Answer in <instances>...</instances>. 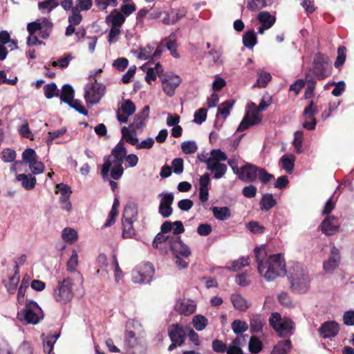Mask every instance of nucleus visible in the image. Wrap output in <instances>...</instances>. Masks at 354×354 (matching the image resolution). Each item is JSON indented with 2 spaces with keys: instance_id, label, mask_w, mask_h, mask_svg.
Listing matches in <instances>:
<instances>
[{
  "instance_id": "de8ad7c7",
  "label": "nucleus",
  "mask_w": 354,
  "mask_h": 354,
  "mask_svg": "<svg viewBox=\"0 0 354 354\" xmlns=\"http://www.w3.org/2000/svg\"><path fill=\"white\" fill-rule=\"evenodd\" d=\"M37 158L38 156L33 149L27 148L22 153L23 161L28 163L29 165L36 161Z\"/></svg>"
},
{
  "instance_id": "bb28decb",
  "label": "nucleus",
  "mask_w": 354,
  "mask_h": 354,
  "mask_svg": "<svg viewBox=\"0 0 354 354\" xmlns=\"http://www.w3.org/2000/svg\"><path fill=\"white\" fill-rule=\"evenodd\" d=\"M136 221L122 220V238L132 239L136 236V230L133 227V223Z\"/></svg>"
},
{
  "instance_id": "72a5a7b5",
  "label": "nucleus",
  "mask_w": 354,
  "mask_h": 354,
  "mask_svg": "<svg viewBox=\"0 0 354 354\" xmlns=\"http://www.w3.org/2000/svg\"><path fill=\"white\" fill-rule=\"evenodd\" d=\"M243 44L249 49H252L257 44V37L253 30L247 31L243 35Z\"/></svg>"
},
{
  "instance_id": "aec40b11",
  "label": "nucleus",
  "mask_w": 354,
  "mask_h": 354,
  "mask_svg": "<svg viewBox=\"0 0 354 354\" xmlns=\"http://www.w3.org/2000/svg\"><path fill=\"white\" fill-rule=\"evenodd\" d=\"M207 161L208 162L207 169L214 173V178L219 179L225 175L227 169L225 164L212 160H207Z\"/></svg>"
},
{
  "instance_id": "a19ab883",
  "label": "nucleus",
  "mask_w": 354,
  "mask_h": 354,
  "mask_svg": "<svg viewBox=\"0 0 354 354\" xmlns=\"http://www.w3.org/2000/svg\"><path fill=\"white\" fill-rule=\"evenodd\" d=\"M234 104V100H227L221 104L218 108L217 115L220 114L225 119L230 115V110L232 109Z\"/></svg>"
},
{
  "instance_id": "e2e57ef3",
  "label": "nucleus",
  "mask_w": 354,
  "mask_h": 354,
  "mask_svg": "<svg viewBox=\"0 0 354 354\" xmlns=\"http://www.w3.org/2000/svg\"><path fill=\"white\" fill-rule=\"evenodd\" d=\"M71 108L74 109L80 113L86 116L88 115V110L82 104V102L79 100L73 99L68 104Z\"/></svg>"
},
{
  "instance_id": "a18cd8bd",
  "label": "nucleus",
  "mask_w": 354,
  "mask_h": 354,
  "mask_svg": "<svg viewBox=\"0 0 354 354\" xmlns=\"http://www.w3.org/2000/svg\"><path fill=\"white\" fill-rule=\"evenodd\" d=\"M272 102V97L268 95L263 96L258 106L254 102H251L250 106H253L256 109L257 112L265 111Z\"/></svg>"
},
{
  "instance_id": "412c9836",
  "label": "nucleus",
  "mask_w": 354,
  "mask_h": 354,
  "mask_svg": "<svg viewBox=\"0 0 354 354\" xmlns=\"http://www.w3.org/2000/svg\"><path fill=\"white\" fill-rule=\"evenodd\" d=\"M138 205L133 202H129L124 207L122 220L137 221Z\"/></svg>"
},
{
  "instance_id": "6ab92c4d",
  "label": "nucleus",
  "mask_w": 354,
  "mask_h": 354,
  "mask_svg": "<svg viewBox=\"0 0 354 354\" xmlns=\"http://www.w3.org/2000/svg\"><path fill=\"white\" fill-rule=\"evenodd\" d=\"M175 310L180 315L189 316L196 310V305L185 299L178 300L175 305Z\"/></svg>"
},
{
  "instance_id": "6e6552de",
  "label": "nucleus",
  "mask_w": 354,
  "mask_h": 354,
  "mask_svg": "<svg viewBox=\"0 0 354 354\" xmlns=\"http://www.w3.org/2000/svg\"><path fill=\"white\" fill-rule=\"evenodd\" d=\"M22 314L27 324L35 325L43 318L41 308L37 302L33 301L26 302Z\"/></svg>"
},
{
  "instance_id": "864d4df0",
  "label": "nucleus",
  "mask_w": 354,
  "mask_h": 354,
  "mask_svg": "<svg viewBox=\"0 0 354 354\" xmlns=\"http://www.w3.org/2000/svg\"><path fill=\"white\" fill-rule=\"evenodd\" d=\"M145 118L139 116V115H136L133 121L129 125V129L133 133H134V134H136V131L141 129L145 125Z\"/></svg>"
},
{
  "instance_id": "f03ea898",
  "label": "nucleus",
  "mask_w": 354,
  "mask_h": 354,
  "mask_svg": "<svg viewBox=\"0 0 354 354\" xmlns=\"http://www.w3.org/2000/svg\"><path fill=\"white\" fill-rule=\"evenodd\" d=\"M127 153L122 140H120L111 150L110 156L104 157V164L102 167L101 174L102 177L107 178L111 167V177L114 180H118L124 173L122 163Z\"/></svg>"
},
{
  "instance_id": "f704fd0d",
  "label": "nucleus",
  "mask_w": 354,
  "mask_h": 354,
  "mask_svg": "<svg viewBox=\"0 0 354 354\" xmlns=\"http://www.w3.org/2000/svg\"><path fill=\"white\" fill-rule=\"evenodd\" d=\"M271 80L272 76L270 73L268 72H261L258 74L257 80L253 86L260 88H266Z\"/></svg>"
},
{
  "instance_id": "1a4fd4ad",
  "label": "nucleus",
  "mask_w": 354,
  "mask_h": 354,
  "mask_svg": "<svg viewBox=\"0 0 354 354\" xmlns=\"http://www.w3.org/2000/svg\"><path fill=\"white\" fill-rule=\"evenodd\" d=\"M73 280L68 277L59 283L57 290L55 292V298L57 301L66 304L70 301L73 297L72 286Z\"/></svg>"
},
{
  "instance_id": "dca6fc26",
  "label": "nucleus",
  "mask_w": 354,
  "mask_h": 354,
  "mask_svg": "<svg viewBox=\"0 0 354 354\" xmlns=\"http://www.w3.org/2000/svg\"><path fill=\"white\" fill-rule=\"evenodd\" d=\"M174 197L172 193H167L163 195L159 205L158 212L163 218H168L173 213V204Z\"/></svg>"
},
{
  "instance_id": "393cba45",
  "label": "nucleus",
  "mask_w": 354,
  "mask_h": 354,
  "mask_svg": "<svg viewBox=\"0 0 354 354\" xmlns=\"http://www.w3.org/2000/svg\"><path fill=\"white\" fill-rule=\"evenodd\" d=\"M125 17L117 9H114L111 15L106 17V21H109L112 26L121 28L125 22Z\"/></svg>"
},
{
  "instance_id": "e433bc0d",
  "label": "nucleus",
  "mask_w": 354,
  "mask_h": 354,
  "mask_svg": "<svg viewBox=\"0 0 354 354\" xmlns=\"http://www.w3.org/2000/svg\"><path fill=\"white\" fill-rule=\"evenodd\" d=\"M192 324L196 330L202 331L207 326L208 320L205 316L197 315L193 317Z\"/></svg>"
},
{
  "instance_id": "052dcab7",
  "label": "nucleus",
  "mask_w": 354,
  "mask_h": 354,
  "mask_svg": "<svg viewBox=\"0 0 354 354\" xmlns=\"http://www.w3.org/2000/svg\"><path fill=\"white\" fill-rule=\"evenodd\" d=\"M78 265V255L77 252L73 250L72 252V254L67 261L66 264V270L67 271L72 272H74L76 269V267Z\"/></svg>"
},
{
  "instance_id": "a211bd4d",
  "label": "nucleus",
  "mask_w": 354,
  "mask_h": 354,
  "mask_svg": "<svg viewBox=\"0 0 354 354\" xmlns=\"http://www.w3.org/2000/svg\"><path fill=\"white\" fill-rule=\"evenodd\" d=\"M261 118L258 115L257 113L250 114L248 112L239 124L237 128V131H243L246 130L252 125L258 124L261 122Z\"/></svg>"
},
{
  "instance_id": "2f4dec72",
  "label": "nucleus",
  "mask_w": 354,
  "mask_h": 354,
  "mask_svg": "<svg viewBox=\"0 0 354 354\" xmlns=\"http://www.w3.org/2000/svg\"><path fill=\"white\" fill-rule=\"evenodd\" d=\"M212 211L214 216L219 221H225L231 216V212L227 207H213Z\"/></svg>"
},
{
  "instance_id": "39448f33",
  "label": "nucleus",
  "mask_w": 354,
  "mask_h": 354,
  "mask_svg": "<svg viewBox=\"0 0 354 354\" xmlns=\"http://www.w3.org/2000/svg\"><path fill=\"white\" fill-rule=\"evenodd\" d=\"M124 342L127 354H147L146 342L141 338L136 337L133 330L127 331Z\"/></svg>"
},
{
  "instance_id": "473e14b6",
  "label": "nucleus",
  "mask_w": 354,
  "mask_h": 354,
  "mask_svg": "<svg viewBox=\"0 0 354 354\" xmlns=\"http://www.w3.org/2000/svg\"><path fill=\"white\" fill-rule=\"evenodd\" d=\"M143 270L144 272H138V274L140 277V282L148 283L149 282L153 274H154V268L151 263H146L144 264Z\"/></svg>"
},
{
  "instance_id": "a878e982",
  "label": "nucleus",
  "mask_w": 354,
  "mask_h": 354,
  "mask_svg": "<svg viewBox=\"0 0 354 354\" xmlns=\"http://www.w3.org/2000/svg\"><path fill=\"white\" fill-rule=\"evenodd\" d=\"M231 301L234 308L240 311H245L250 307L248 301L239 294L232 295Z\"/></svg>"
},
{
  "instance_id": "4468645a",
  "label": "nucleus",
  "mask_w": 354,
  "mask_h": 354,
  "mask_svg": "<svg viewBox=\"0 0 354 354\" xmlns=\"http://www.w3.org/2000/svg\"><path fill=\"white\" fill-rule=\"evenodd\" d=\"M319 227L324 234L327 236L333 235L339 227L338 218L334 216H328L324 219Z\"/></svg>"
},
{
  "instance_id": "79ce46f5",
  "label": "nucleus",
  "mask_w": 354,
  "mask_h": 354,
  "mask_svg": "<svg viewBox=\"0 0 354 354\" xmlns=\"http://www.w3.org/2000/svg\"><path fill=\"white\" fill-rule=\"evenodd\" d=\"M232 329L236 335H239L248 330V324L245 321L235 319L232 323Z\"/></svg>"
},
{
  "instance_id": "5fc2aeb1",
  "label": "nucleus",
  "mask_w": 354,
  "mask_h": 354,
  "mask_svg": "<svg viewBox=\"0 0 354 354\" xmlns=\"http://www.w3.org/2000/svg\"><path fill=\"white\" fill-rule=\"evenodd\" d=\"M181 149L185 154L194 153L198 147L195 141H185L181 144Z\"/></svg>"
},
{
  "instance_id": "58836bf2",
  "label": "nucleus",
  "mask_w": 354,
  "mask_h": 354,
  "mask_svg": "<svg viewBox=\"0 0 354 354\" xmlns=\"http://www.w3.org/2000/svg\"><path fill=\"white\" fill-rule=\"evenodd\" d=\"M249 258H245L242 257L236 260L233 261L231 263V266H227V268L231 271L236 272L247 266H249Z\"/></svg>"
},
{
  "instance_id": "09e8293b",
  "label": "nucleus",
  "mask_w": 354,
  "mask_h": 354,
  "mask_svg": "<svg viewBox=\"0 0 354 354\" xmlns=\"http://www.w3.org/2000/svg\"><path fill=\"white\" fill-rule=\"evenodd\" d=\"M346 57V48L344 46H341L337 49V57L334 63L335 68H339L343 66L345 62Z\"/></svg>"
},
{
  "instance_id": "423d86ee",
  "label": "nucleus",
  "mask_w": 354,
  "mask_h": 354,
  "mask_svg": "<svg viewBox=\"0 0 354 354\" xmlns=\"http://www.w3.org/2000/svg\"><path fill=\"white\" fill-rule=\"evenodd\" d=\"M94 82L88 84L86 86L84 98L87 103L97 104L102 99L105 92V86L97 82L95 77Z\"/></svg>"
},
{
  "instance_id": "9d476101",
  "label": "nucleus",
  "mask_w": 354,
  "mask_h": 354,
  "mask_svg": "<svg viewBox=\"0 0 354 354\" xmlns=\"http://www.w3.org/2000/svg\"><path fill=\"white\" fill-rule=\"evenodd\" d=\"M317 113V106L312 100L309 104L304 109L303 116L304 118V122L303 127L308 130H314L317 124V120L315 115Z\"/></svg>"
},
{
  "instance_id": "cd10ccee",
  "label": "nucleus",
  "mask_w": 354,
  "mask_h": 354,
  "mask_svg": "<svg viewBox=\"0 0 354 354\" xmlns=\"http://www.w3.org/2000/svg\"><path fill=\"white\" fill-rule=\"evenodd\" d=\"M262 211H268L277 205V201L272 194H265L259 203Z\"/></svg>"
},
{
  "instance_id": "c85d7f7f",
  "label": "nucleus",
  "mask_w": 354,
  "mask_h": 354,
  "mask_svg": "<svg viewBox=\"0 0 354 354\" xmlns=\"http://www.w3.org/2000/svg\"><path fill=\"white\" fill-rule=\"evenodd\" d=\"M257 19L262 25L270 28L276 21V17L268 11H262L258 14Z\"/></svg>"
},
{
  "instance_id": "0eeeda50",
  "label": "nucleus",
  "mask_w": 354,
  "mask_h": 354,
  "mask_svg": "<svg viewBox=\"0 0 354 354\" xmlns=\"http://www.w3.org/2000/svg\"><path fill=\"white\" fill-rule=\"evenodd\" d=\"M328 65V57L321 53L315 55L313 63V72L315 77L322 80L330 75L327 67Z\"/></svg>"
},
{
  "instance_id": "2eb2a0df",
  "label": "nucleus",
  "mask_w": 354,
  "mask_h": 354,
  "mask_svg": "<svg viewBox=\"0 0 354 354\" xmlns=\"http://www.w3.org/2000/svg\"><path fill=\"white\" fill-rule=\"evenodd\" d=\"M259 167L247 163L240 169L239 177L244 182L250 183L256 180L258 175Z\"/></svg>"
},
{
  "instance_id": "603ef678",
  "label": "nucleus",
  "mask_w": 354,
  "mask_h": 354,
  "mask_svg": "<svg viewBox=\"0 0 354 354\" xmlns=\"http://www.w3.org/2000/svg\"><path fill=\"white\" fill-rule=\"evenodd\" d=\"M30 279V277L29 275L26 274L21 283V285L19 288L18 292H17V299L20 302L22 299H24L25 296V292L26 289L28 288L29 286V281Z\"/></svg>"
},
{
  "instance_id": "13d9d810",
  "label": "nucleus",
  "mask_w": 354,
  "mask_h": 354,
  "mask_svg": "<svg viewBox=\"0 0 354 354\" xmlns=\"http://www.w3.org/2000/svg\"><path fill=\"white\" fill-rule=\"evenodd\" d=\"M267 6L266 0H249L247 8L250 11H257Z\"/></svg>"
},
{
  "instance_id": "4d7b16f0",
  "label": "nucleus",
  "mask_w": 354,
  "mask_h": 354,
  "mask_svg": "<svg viewBox=\"0 0 354 354\" xmlns=\"http://www.w3.org/2000/svg\"><path fill=\"white\" fill-rule=\"evenodd\" d=\"M17 156L16 151L10 148H6L1 151V159L5 162H13Z\"/></svg>"
},
{
  "instance_id": "f3484780",
  "label": "nucleus",
  "mask_w": 354,
  "mask_h": 354,
  "mask_svg": "<svg viewBox=\"0 0 354 354\" xmlns=\"http://www.w3.org/2000/svg\"><path fill=\"white\" fill-rule=\"evenodd\" d=\"M339 250L337 247L333 246L328 259L324 262L323 268L324 270L326 272L333 271L339 266Z\"/></svg>"
},
{
  "instance_id": "6e6d98bb",
  "label": "nucleus",
  "mask_w": 354,
  "mask_h": 354,
  "mask_svg": "<svg viewBox=\"0 0 354 354\" xmlns=\"http://www.w3.org/2000/svg\"><path fill=\"white\" fill-rule=\"evenodd\" d=\"M120 109L127 116L133 115L136 111V106L130 100H126L122 103Z\"/></svg>"
},
{
  "instance_id": "338daca9",
  "label": "nucleus",
  "mask_w": 354,
  "mask_h": 354,
  "mask_svg": "<svg viewBox=\"0 0 354 354\" xmlns=\"http://www.w3.org/2000/svg\"><path fill=\"white\" fill-rule=\"evenodd\" d=\"M207 110L205 108H201L194 113V122L201 124L206 120Z\"/></svg>"
},
{
  "instance_id": "8fccbe9b",
  "label": "nucleus",
  "mask_w": 354,
  "mask_h": 354,
  "mask_svg": "<svg viewBox=\"0 0 354 354\" xmlns=\"http://www.w3.org/2000/svg\"><path fill=\"white\" fill-rule=\"evenodd\" d=\"M59 6L58 0H46L38 3V8L40 10H47L51 12L54 8Z\"/></svg>"
},
{
  "instance_id": "c03bdc74",
  "label": "nucleus",
  "mask_w": 354,
  "mask_h": 354,
  "mask_svg": "<svg viewBox=\"0 0 354 354\" xmlns=\"http://www.w3.org/2000/svg\"><path fill=\"white\" fill-rule=\"evenodd\" d=\"M19 266L17 263H16L15 266V274L9 278V283L7 286L8 291L10 293H14L15 291L17 289V285L19 281V271H18Z\"/></svg>"
},
{
  "instance_id": "c756f323",
  "label": "nucleus",
  "mask_w": 354,
  "mask_h": 354,
  "mask_svg": "<svg viewBox=\"0 0 354 354\" xmlns=\"http://www.w3.org/2000/svg\"><path fill=\"white\" fill-rule=\"evenodd\" d=\"M74 96L75 91L73 87L69 84H64L59 95L61 101L68 104L74 99Z\"/></svg>"
},
{
  "instance_id": "bf43d9fd",
  "label": "nucleus",
  "mask_w": 354,
  "mask_h": 354,
  "mask_svg": "<svg viewBox=\"0 0 354 354\" xmlns=\"http://www.w3.org/2000/svg\"><path fill=\"white\" fill-rule=\"evenodd\" d=\"M95 6L100 10H105L109 6L116 7L118 4V0H95Z\"/></svg>"
},
{
  "instance_id": "37998d69",
  "label": "nucleus",
  "mask_w": 354,
  "mask_h": 354,
  "mask_svg": "<svg viewBox=\"0 0 354 354\" xmlns=\"http://www.w3.org/2000/svg\"><path fill=\"white\" fill-rule=\"evenodd\" d=\"M121 133L122 135V138L125 140V141L129 143L131 145L137 146L138 143V139L133 136V133L131 129L129 130L127 127H123L121 129Z\"/></svg>"
},
{
  "instance_id": "ddd939ff",
  "label": "nucleus",
  "mask_w": 354,
  "mask_h": 354,
  "mask_svg": "<svg viewBox=\"0 0 354 354\" xmlns=\"http://www.w3.org/2000/svg\"><path fill=\"white\" fill-rule=\"evenodd\" d=\"M168 335L172 342H176L178 346H182L187 336V327L176 324L171 325L168 330Z\"/></svg>"
},
{
  "instance_id": "0e129e2a",
  "label": "nucleus",
  "mask_w": 354,
  "mask_h": 354,
  "mask_svg": "<svg viewBox=\"0 0 354 354\" xmlns=\"http://www.w3.org/2000/svg\"><path fill=\"white\" fill-rule=\"evenodd\" d=\"M154 47L151 46H147L145 48H140L138 58L142 59H148L149 61L151 60L152 51Z\"/></svg>"
},
{
  "instance_id": "7ed1b4c3",
  "label": "nucleus",
  "mask_w": 354,
  "mask_h": 354,
  "mask_svg": "<svg viewBox=\"0 0 354 354\" xmlns=\"http://www.w3.org/2000/svg\"><path fill=\"white\" fill-rule=\"evenodd\" d=\"M288 277L290 283V288L293 292L304 293L307 291L310 278L300 265L296 264L290 268L288 271Z\"/></svg>"
},
{
  "instance_id": "680f3d73",
  "label": "nucleus",
  "mask_w": 354,
  "mask_h": 354,
  "mask_svg": "<svg viewBox=\"0 0 354 354\" xmlns=\"http://www.w3.org/2000/svg\"><path fill=\"white\" fill-rule=\"evenodd\" d=\"M71 12L72 15L68 17L69 24L75 26L79 25L82 20V16L80 14V10L78 8H72Z\"/></svg>"
},
{
  "instance_id": "7c9ffc66",
  "label": "nucleus",
  "mask_w": 354,
  "mask_h": 354,
  "mask_svg": "<svg viewBox=\"0 0 354 354\" xmlns=\"http://www.w3.org/2000/svg\"><path fill=\"white\" fill-rule=\"evenodd\" d=\"M17 179L21 181L22 186L28 190L33 189L36 184V178L31 174H21L17 176Z\"/></svg>"
},
{
  "instance_id": "3c124183",
  "label": "nucleus",
  "mask_w": 354,
  "mask_h": 354,
  "mask_svg": "<svg viewBox=\"0 0 354 354\" xmlns=\"http://www.w3.org/2000/svg\"><path fill=\"white\" fill-rule=\"evenodd\" d=\"M62 239L72 243L77 239V233L74 229L66 227L62 231Z\"/></svg>"
},
{
  "instance_id": "69168bd1",
  "label": "nucleus",
  "mask_w": 354,
  "mask_h": 354,
  "mask_svg": "<svg viewBox=\"0 0 354 354\" xmlns=\"http://www.w3.org/2000/svg\"><path fill=\"white\" fill-rule=\"evenodd\" d=\"M56 187L61 194L59 199L70 198L72 191L68 185L59 183L57 185Z\"/></svg>"
},
{
  "instance_id": "49530a36",
  "label": "nucleus",
  "mask_w": 354,
  "mask_h": 354,
  "mask_svg": "<svg viewBox=\"0 0 354 354\" xmlns=\"http://www.w3.org/2000/svg\"><path fill=\"white\" fill-rule=\"evenodd\" d=\"M41 24H42V28L39 30V37L42 39H47L52 32L53 24L46 18Z\"/></svg>"
},
{
  "instance_id": "f8f14e48",
  "label": "nucleus",
  "mask_w": 354,
  "mask_h": 354,
  "mask_svg": "<svg viewBox=\"0 0 354 354\" xmlns=\"http://www.w3.org/2000/svg\"><path fill=\"white\" fill-rule=\"evenodd\" d=\"M170 249L175 256H182L187 258L191 255V251L188 245L185 244L180 236H173L169 239Z\"/></svg>"
},
{
  "instance_id": "9b49d317",
  "label": "nucleus",
  "mask_w": 354,
  "mask_h": 354,
  "mask_svg": "<svg viewBox=\"0 0 354 354\" xmlns=\"http://www.w3.org/2000/svg\"><path fill=\"white\" fill-rule=\"evenodd\" d=\"M340 330L339 324L335 321H326L321 324L317 332L322 339H331L337 335Z\"/></svg>"
},
{
  "instance_id": "b1692460",
  "label": "nucleus",
  "mask_w": 354,
  "mask_h": 354,
  "mask_svg": "<svg viewBox=\"0 0 354 354\" xmlns=\"http://www.w3.org/2000/svg\"><path fill=\"white\" fill-rule=\"evenodd\" d=\"M292 342L290 339L279 341L274 346L271 354H288L292 349Z\"/></svg>"
},
{
  "instance_id": "4c0bfd02",
  "label": "nucleus",
  "mask_w": 354,
  "mask_h": 354,
  "mask_svg": "<svg viewBox=\"0 0 354 354\" xmlns=\"http://www.w3.org/2000/svg\"><path fill=\"white\" fill-rule=\"evenodd\" d=\"M59 334L48 335L47 337L43 340L44 351L46 354H50Z\"/></svg>"
},
{
  "instance_id": "c9c22d12",
  "label": "nucleus",
  "mask_w": 354,
  "mask_h": 354,
  "mask_svg": "<svg viewBox=\"0 0 354 354\" xmlns=\"http://www.w3.org/2000/svg\"><path fill=\"white\" fill-rule=\"evenodd\" d=\"M248 349L252 353H259L263 349V343L257 336L252 335L249 341Z\"/></svg>"
},
{
  "instance_id": "ea45409f",
  "label": "nucleus",
  "mask_w": 354,
  "mask_h": 354,
  "mask_svg": "<svg viewBox=\"0 0 354 354\" xmlns=\"http://www.w3.org/2000/svg\"><path fill=\"white\" fill-rule=\"evenodd\" d=\"M44 95L47 99H51L53 97H59V91L55 83L46 84L44 86Z\"/></svg>"
},
{
  "instance_id": "20e7f679",
  "label": "nucleus",
  "mask_w": 354,
  "mask_h": 354,
  "mask_svg": "<svg viewBox=\"0 0 354 354\" xmlns=\"http://www.w3.org/2000/svg\"><path fill=\"white\" fill-rule=\"evenodd\" d=\"M269 323L272 328L277 333L278 336L281 338H288L293 335L295 324L289 318H282L278 313L271 315L269 318Z\"/></svg>"
},
{
  "instance_id": "4be33fe9",
  "label": "nucleus",
  "mask_w": 354,
  "mask_h": 354,
  "mask_svg": "<svg viewBox=\"0 0 354 354\" xmlns=\"http://www.w3.org/2000/svg\"><path fill=\"white\" fill-rule=\"evenodd\" d=\"M266 324V319L261 315H254L250 319V332L259 333L262 332L263 328Z\"/></svg>"
},
{
  "instance_id": "5701e85b",
  "label": "nucleus",
  "mask_w": 354,
  "mask_h": 354,
  "mask_svg": "<svg viewBox=\"0 0 354 354\" xmlns=\"http://www.w3.org/2000/svg\"><path fill=\"white\" fill-rule=\"evenodd\" d=\"M180 83V80L178 76H176L174 79L171 80L164 79L162 81L163 91L168 96H173L174 95L176 88L179 86Z\"/></svg>"
},
{
  "instance_id": "f257e3e1",
  "label": "nucleus",
  "mask_w": 354,
  "mask_h": 354,
  "mask_svg": "<svg viewBox=\"0 0 354 354\" xmlns=\"http://www.w3.org/2000/svg\"><path fill=\"white\" fill-rule=\"evenodd\" d=\"M254 253L258 272L266 281H273L286 274V261L281 254L267 257L263 248H255Z\"/></svg>"
},
{
  "instance_id": "774afa93",
  "label": "nucleus",
  "mask_w": 354,
  "mask_h": 354,
  "mask_svg": "<svg viewBox=\"0 0 354 354\" xmlns=\"http://www.w3.org/2000/svg\"><path fill=\"white\" fill-rule=\"evenodd\" d=\"M212 346L213 351L218 353H225L227 349L226 344L218 339L212 341Z\"/></svg>"
}]
</instances>
